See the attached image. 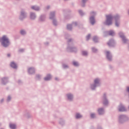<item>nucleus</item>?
<instances>
[{"label":"nucleus","mask_w":129,"mask_h":129,"mask_svg":"<svg viewBox=\"0 0 129 129\" xmlns=\"http://www.w3.org/2000/svg\"><path fill=\"white\" fill-rule=\"evenodd\" d=\"M2 44L4 47H8V46L10 45V41H9V39H8L7 36H4L2 38Z\"/></svg>","instance_id":"obj_1"},{"label":"nucleus","mask_w":129,"mask_h":129,"mask_svg":"<svg viewBox=\"0 0 129 129\" xmlns=\"http://www.w3.org/2000/svg\"><path fill=\"white\" fill-rule=\"evenodd\" d=\"M106 24L108 26H109L112 24V16H111V15L106 16Z\"/></svg>","instance_id":"obj_2"},{"label":"nucleus","mask_w":129,"mask_h":129,"mask_svg":"<svg viewBox=\"0 0 129 129\" xmlns=\"http://www.w3.org/2000/svg\"><path fill=\"white\" fill-rule=\"evenodd\" d=\"M28 72L30 74H33V73H34L35 72V69H34L33 68H30L28 70Z\"/></svg>","instance_id":"obj_3"},{"label":"nucleus","mask_w":129,"mask_h":129,"mask_svg":"<svg viewBox=\"0 0 129 129\" xmlns=\"http://www.w3.org/2000/svg\"><path fill=\"white\" fill-rule=\"evenodd\" d=\"M106 56L108 60H111V56H110V53H109V52L108 51L106 52Z\"/></svg>","instance_id":"obj_4"},{"label":"nucleus","mask_w":129,"mask_h":129,"mask_svg":"<svg viewBox=\"0 0 129 129\" xmlns=\"http://www.w3.org/2000/svg\"><path fill=\"white\" fill-rule=\"evenodd\" d=\"M118 18L119 17L118 16L115 17V26H116V27H118V23L117 22V20H118Z\"/></svg>","instance_id":"obj_5"},{"label":"nucleus","mask_w":129,"mask_h":129,"mask_svg":"<svg viewBox=\"0 0 129 129\" xmlns=\"http://www.w3.org/2000/svg\"><path fill=\"white\" fill-rule=\"evenodd\" d=\"M90 20L91 22V24H92V25H94V23H95V21H94V17H91L90 18Z\"/></svg>","instance_id":"obj_6"},{"label":"nucleus","mask_w":129,"mask_h":129,"mask_svg":"<svg viewBox=\"0 0 129 129\" xmlns=\"http://www.w3.org/2000/svg\"><path fill=\"white\" fill-rule=\"evenodd\" d=\"M119 111H125V108L123 106H121L119 108Z\"/></svg>","instance_id":"obj_7"},{"label":"nucleus","mask_w":129,"mask_h":129,"mask_svg":"<svg viewBox=\"0 0 129 129\" xmlns=\"http://www.w3.org/2000/svg\"><path fill=\"white\" fill-rule=\"evenodd\" d=\"M121 33H120V36L121 37V38H122V40H123V42L124 43H125V42H126V39H125V38L124 37V36L123 35H121V34H120Z\"/></svg>","instance_id":"obj_8"},{"label":"nucleus","mask_w":129,"mask_h":129,"mask_svg":"<svg viewBox=\"0 0 129 129\" xmlns=\"http://www.w3.org/2000/svg\"><path fill=\"white\" fill-rule=\"evenodd\" d=\"M11 66L12 68H17V64H16L14 62H11Z\"/></svg>","instance_id":"obj_9"},{"label":"nucleus","mask_w":129,"mask_h":129,"mask_svg":"<svg viewBox=\"0 0 129 129\" xmlns=\"http://www.w3.org/2000/svg\"><path fill=\"white\" fill-rule=\"evenodd\" d=\"M31 9H32V10H35V11H39V10H40V8H39V7H37L36 6H32L31 7Z\"/></svg>","instance_id":"obj_10"},{"label":"nucleus","mask_w":129,"mask_h":129,"mask_svg":"<svg viewBox=\"0 0 129 129\" xmlns=\"http://www.w3.org/2000/svg\"><path fill=\"white\" fill-rule=\"evenodd\" d=\"M50 79H51V76L49 75H47V77L44 78L45 81H48V80H50Z\"/></svg>","instance_id":"obj_11"},{"label":"nucleus","mask_w":129,"mask_h":129,"mask_svg":"<svg viewBox=\"0 0 129 129\" xmlns=\"http://www.w3.org/2000/svg\"><path fill=\"white\" fill-rule=\"evenodd\" d=\"M10 127L12 129H15L16 128V126L15 125V124H10Z\"/></svg>","instance_id":"obj_12"},{"label":"nucleus","mask_w":129,"mask_h":129,"mask_svg":"<svg viewBox=\"0 0 129 129\" xmlns=\"http://www.w3.org/2000/svg\"><path fill=\"white\" fill-rule=\"evenodd\" d=\"M68 99H69L70 100H71V99L73 98V96H72V95L70 94H68Z\"/></svg>","instance_id":"obj_13"},{"label":"nucleus","mask_w":129,"mask_h":129,"mask_svg":"<svg viewBox=\"0 0 129 129\" xmlns=\"http://www.w3.org/2000/svg\"><path fill=\"white\" fill-rule=\"evenodd\" d=\"M98 112L99 113V114H102V113H103L104 111H103V109H99L98 110Z\"/></svg>","instance_id":"obj_14"},{"label":"nucleus","mask_w":129,"mask_h":129,"mask_svg":"<svg viewBox=\"0 0 129 129\" xmlns=\"http://www.w3.org/2000/svg\"><path fill=\"white\" fill-rule=\"evenodd\" d=\"M109 35H110V36H113V35H114V32L113 31H110L109 32Z\"/></svg>","instance_id":"obj_15"},{"label":"nucleus","mask_w":129,"mask_h":129,"mask_svg":"<svg viewBox=\"0 0 129 129\" xmlns=\"http://www.w3.org/2000/svg\"><path fill=\"white\" fill-rule=\"evenodd\" d=\"M98 83H99V80L98 79H96L94 81V84H98Z\"/></svg>","instance_id":"obj_16"},{"label":"nucleus","mask_w":129,"mask_h":129,"mask_svg":"<svg viewBox=\"0 0 129 129\" xmlns=\"http://www.w3.org/2000/svg\"><path fill=\"white\" fill-rule=\"evenodd\" d=\"M35 14L34 13H31V18L32 19H35Z\"/></svg>","instance_id":"obj_17"},{"label":"nucleus","mask_w":129,"mask_h":129,"mask_svg":"<svg viewBox=\"0 0 129 129\" xmlns=\"http://www.w3.org/2000/svg\"><path fill=\"white\" fill-rule=\"evenodd\" d=\"M81 117H82V116L80 115V114H76V118H80Z\"/></svg>","instance_id":"obj_18"},{"label":"nucleus","mask_w":129,"mask_h":129,"mask_svg":"<svg viewBox=\"0 0 129 129\" xmlns=\"http://www.w3.org/2000/svg\"><path fill=\"white\" fill-rule=\"evenodd\" d=\"M54 12H52L50 14V19H52L53 17H54Z\"/></svg>","instance_id":"obj_19"},{"label":"nucleus","mask_w":129,"mask_h":129,"mask_svg":"<svg viewBox=\"0 0 129 129\" xmlns=\"http://www.w3.org/2000/svg\"><path fill=\"white\" fill-rule=\"evenodd\" d=\"M67 28L68 30H71V29L72 28V26L71 25H68L67 26Z\"/></svg>","instance_id":"obj_20"},{"label":"nucleus","mask_w":129,"mask_h":129,"mask_svg":"<svg viewBox=\"0 0 129 129\" xmlns=\"http://www.w3.org/2000/svg\"><path fill=\"white\" fill-rule=\"evenodd\" d=\"M73 64L74 65V66H78V62L76 61H74Z\"/></svg>","instance_id":"obj_21"},{"label":"nucleus","mask_w":129,"mask_h":129,"mask_svg":"<svg viewBox=\"0 0 129 129\" xmlns=\"http://www.w3.org/2000/svg\"><path fill=\"white\" fill-rule=\"evenodd\" d=\"M21 34L22 35H25V34H26V32H25V31H24V30H21Z\"/></svg>","instance_id":"obj_22"},{"label":"nucleus","mask_w":129,"mask_h":129,"mask_svg":"<svg viewBox=\"0 0 129 129\" xmlns=\"http://www.w3.org/2000/svg\"><path fill=\"white\" fill-rule=\"evenodd\" d=\"M108 103V102H107V100H105V101H104V102H103V104H104L105 105H106V104H107Z\"/></svg>","instance_id":"obj_23"},{"label":"nucleus","mask_w":129,"mask_h":129,"mask_svg":"<svg viewBox=\"0 0 129 129\" xmlns=\"http://www.w3.org/2000/svg\"><path fill=\"white\" fill-rule=\"evenodd\" d=\"M93 41H94V42H97V37H94L93 38Z\"/></svg>","instance_id":"obj_24"},{"label":"nucleus","mask_w":129,"mask_h":129,"mask_svg":"<svg viewBox=\"0 0 129 129\" xmlns=\"http://www.w3.org/2000/svg\"><path fill=\"white\" fill-rule=\"evenodd\" d=\"M82 54H83V55H87V52H86V51H83L82 52Z\"/></svg>","instance_id":"obj_25"},{"label":"nucleus","mask_w":129,"mask_h":129,"mask_svg":"<svg viewBox=\"0 0 129 129\" xmlns=\"http://www.w3.org/2000/svg\"><path fill=\"white\" fill-rule=\"evenodd\" d=\"M94 116H95V115L94 114H91V117H92V118H93V117H94Z\"/></svg>","instance_id":"obj_26"},{"label":"nucleus","mask_w":129,"mask_h":129,"mask_svg":"<svg viewBox=\"0 0 129 129\" xmlns=\"http://www.w3.org/2000/svg\"><path fill=\"white\" fill-rule=\"evenodd\" d=\"M90 38V35H88L87 36V40H88Z\"/></svg>","instance_id":"obj_27"},{"label":"nucleus","mask_w":129,"mask_h":129,"mask_svg":"<svg viewBox=\"0 0 129 129\" xmlns=\"http://www.w3.org/2000/svg\"><path fill=\"white\" fill-rule=\"evenodd\" d=\"M111 44H112V42H110V41L108 43V46H110V45H111Z\"/></svg>","instance_id":"obj_28"},{"label":"nucleus","mask_w":129,"mask_h":129,"mask_svg":"<svg viewBox=\"0 0 129 129\" xmlns=\"http://www.w3.org/2000/svg\"><path fill=\"white\" fill-rule=\"evenodd\" d=\"M92 51H93V52H96V49H95V48H92Z\"/></svg>","instance_id":"obj_29"},{"label":"nucleus","mask_w":129,"mask_h":129,"mask_svg":"<svg viewBox=\"0 0 129 129\" xmlns=\"http://www.w3.org/2000/svg\"><path fill=\"white\" fill-rule=\"evenodd\" d=\"M8 101H10L11 100V97L9 96L8 99H7Z\"/></svg>","instance_id":"obj_30"},{"label":"nucleus","mask_w":129,"mask_h":129,"mask_svg":"<svg viewBox=\"0 0 129 129\" xmlns=\"http://www.w3.org/2000/svg\"><path fill=\"white\" fill-rule=\"evenodd\" d=\"M86 2H87V0H83L82 3L83 4H84Z\"/></svg>","instance_id":"obj_31"},{"label":"nucleus","mask_w":129,"mask_h":129,"mask_svg":"<svg viewBox=\"0 0 129 129\" xmlns=\"http://www.w3.org/2000/svg\"><path fill=\"white\" fill-rule=\"evenodd\" d=\"M79 13H80V15H82V11H79Z\"/></svg>","instance_id":"obj_32"},{"label":"nucleus","mask_w":129,"mask_h":129,"mask_svg":"<svg viewBox=\"0 0 129 129\" xmlns=\"http://www.w3.org/2000/svg\"><path fill=\"white\" fill-rule=\"evenodd\" d=\"M23 16H24V13H21V17H23Z\"/></svg>","instance_id":"obj_33"},{"label":"nucleus","mask_w":129,"mask_h":129,"mask_svg":"<svg viewBox=\"0 0 129 129\" xmlns=\"http://www.w3.org/2000/svg\"><path fill=\"white\" fill-rule=\"evenodd\" d=\"M127 90L128 92H129V87L127 88Z\"/></svg>","instance_id":"obj_34"},{"label":"nucleus","mask_w":129,"mask_h":129,"mask_svg":"<svg viewBox=\"0 0 129 129\" xmlns=\"http://www.w3.org/2000/svg\"><path fill=\"white\" fill-rule=\"evenodd\" d=\"M10 56H11V54H8V57H10Z\"/></svg>","instance_id":"obj_35"},{"label":"nucleus","mask_w":129,"mask_h":129,"mask_svg":"<svg viewBox=\"0 0 129 129\" xmlns=\"http://www.w3.org/2000/svg\"><path fill=\"white\" fill-rule=\"evenodd\" d=\"M53 24L55 25V22L53 21Z\"/></svg>","instance_id":"obj_36"},{"label":"nucleus","mask_w":129,"mask_h":129,"mask_svg":"<svg viewBox=\"0 0 129 129\" xmlns=\"http://www.w3.org/2000/svg\"><path fill=\"white\" fill-rule=\"evenodd\" d=\"M92 89H93V87H92Z\"/></svg>","instance_id":"obj_37"},{"label":"nucleus","mask_w":129,"mask_h":129,"mask_svg":"<svg viewBox=\"0 0 129 129\" xmlns=\"http://www.w3.org/2000/svg\"><path fill=\"white\" fill-rule=\"evenodd\" d=\"M94 87H95V86H94Z\"/></svg>","instance_id":"obj_38"}]
</instances>
